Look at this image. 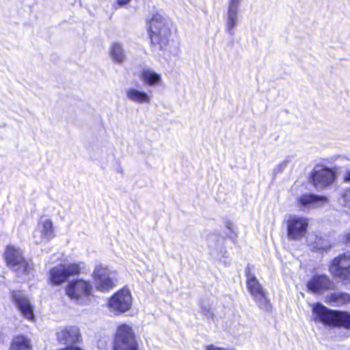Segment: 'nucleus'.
I'll list each match as a JSON object with an SVG mask.
<instances>
[{
  "label": "nucleus",
  "mask_w": 350,
  "mask_h": 350,
  "mask_svg": "<svg viewBox=\"0 0 350 350\" xmlns=\"http://www.w3.org/2000/svg\"><path fill=\"white\" fill-rule=\"evenodd\" d=\"M151 44L155 50L167 51L174 42L167 21L161 14L152 15L148 21Z\"/></svg>",
  "instance_id": "nucleus-1"
},
{
  "label": "nucleus",
  "mask_w": 350,
  "mask_h": 350,
  "mask_svg": "<svg viewBox=\"0 0 350 350\" xmlns=\"http://www.w3.org/2000/svg\"><path fill=\"white\" fill-rule=\"evenodd\" d=\"M312 320L327 325L350 329V313L332 310L319 302L312 306Z\"/></svg>",
  "instance_id": "nucleus-2"
},
{
  "label": "nucleus",
  "mask_w": 350,
  "mask_h": 350,
  "mask_svg": "<svg viewBox=\"0 0 350 350\" xmlns=\"http://www.w3.org/2000/svg\"><path fill=\"white\" fill-rule=\"evenodd\" d=\"M329 271L338 282L343 284H350V251L334 258L329 265Z\"/></svg>",
  "instance_id": "nucleus-3"
},
{
  "label": "nucleus",
  "mask_w": 350,
  "mask_h": 350,
  "mask_svg": "<svg viewBox=\"0 0 350 350\" xmlns=\"http://www.w3.org/2000/svg\"><path fill=\"white\" fill-rule=\"evenodd\" d=\"M92 286L83 280H73L67 285L66 295L78 304L87 305L90 301Z\"/></svg>",
  "instance_id": "nucleus-4"
},
{
  "label": "nucleus",
  "mask_w": 350,
  "mask_h": 350,
  "mask_svg": "<svg viewBox=\"0 0 350 350\" xmlns=\"http://www.w3.org/2000/svg\"><path fill=\"white\" fill-rule=\"evenodd\" d=\"M83 268V262L59 264L50 269L49 280L53 284H61L68 277L79 274Z\"/></svg>",
  "instance_id": "nucleus-5"
},
{
  "label": "nucleus",
  "mask_w": 350,
  "mask_h": 350,
  "mask_svg": "<svg viewBox=\"0 0 350 350\" xmlns=\"http://www.w3.org/2000/svg\"><path fill=\"white\" fill-rule=\"evenodd\" d=\"M4 258L8 266L15 271L29 273L32 269L31 262L24 258L23 252L19 247L8 245L4 253Z\"/></svg>",
  "instance_id": "nucleus-6"
},
{
  "label": "nucleus",
  "mask_w": 350,
  "mask_h": 350,
  "mask_svg": "<svg viewBox=\"0 0 350 350\" xmlns=\"http://www.w3.org/2000/svg\"><path fill=\"white\" fill-rule=\"evenodd\" d=\"M92 276L96 288L100 291H109L117 282L116 272L100 265L95 267Z\"/></svg>",
  "instance_id": "nucleus-7"
},
{
  "label": "nucleus",
  "mask_w": 350,
  "mask_h": 350,
  "mask_svg": "<svg viewBox=\"0 0 350 350\" xmlns=\"http://www.w3.org/2000/svg\"><path fill=\"white\" fill-rule=\"evenodd\" d=\"M132 301L130 291L122 288L109 298L107 306L110 312L119 315L131 309Z\"/></svg>",
  "instance_id": "nucleus-8"
},
{
  "label": "nucleus",
  "mask_w": 350,
  "mask_h": 350,
  "mask_svg": "<svg viewBox=\"0 0 350 350\" xmlns=\"http://www.w3.org/2000/svg\"><path fill=\"white\" fill-rule=\"evenodd\" d=\"M114 350H137L133 331L126 324L118 327L113 345Z\"/></svg>",
  "instance_id": "nucleus-9"
},
{
  "label": "nucleus",
  "mask_w": 350,
  "mask_h": 350,
  "mask_svg": "<svg viewBox=\"0 0 350 350\" xmlns=\"http://www.w3.org/2000/svg\"><path fill=\"white\" fill-rule=\"evenodd\" d=\"M336 167L316 166L310 175L312 185L317 189H323L332 185L336 180Z\"/></svg>",
  "instance_id": "nucleus-10"
},
{
  "label": "nucleus",
  "mask_w": 350,
  "mask_h": 350,
  "mask_svg": "<svg viewBox=\"0 0 350 350\" xmlns=\"http://www.w3.org/2000/svg\"><path fill=\"white\" fill-rule=\"evenodd\" d=\"M247 287L258 306L264 310L269 311L271 306L267 292L255 276L250 274L247 275Z\"/></svg>",
  "instance_id": "nucleus-11"
},
{
  "label": "nucleus",
  "mask_w": 350,
  "mask_h": 350,
  "mask_svg": "<svg viewBox=\"0 0 350 350\" xmlns=\"http://www.w3.org/2000/svg\"><path fill=\"white\" fill-rule=\"evenodd\" d=\"M308 219L299 215H291L286 221L287 238L288 240L300 241L306 234Z\"/></svg>",
  "instance_id": "nucleus-12"
},
{
  "label": "nucleus",
  "mask_w": 350,
  "mask_h": 350,
  "mask_svg": "<svg viewBox=\"0 0 350 350\" xmlns=\"http://www.w3.org/2000/svg\"><path fill=\"white\" fill-rule=\"evenodd\" d=\"M54 237L55 232L52 220L46 217L41 218L34 234L36 243L39 244L48 242Z\"/></svg>",
  "instance_id": "nucleus-13"
},
{
  "label": "nucleus",
  "mask_w": 350,
  "mask_h": 350,
  "mask_svg": "<svg viewBox=\"0 0 350 350\" xmlns=\"http://www.w3.org/2000/svg\"><path fill=\"white\" fill-rule=\"evenodd\" d=\"M55 335L57 342L63 345L77 343L81 338L79 328L77 326L59 327Z\"/></svg>",
  "instance_id": "nucleus-14"
},
{
  "label": "nucleus",
  "mask_w": 350,
  "mask_h": 350,
  "mask_svg": "<svg viewBox=\"0 0 350 350\" xmlns=\"http://www.w3.org/2000/svg\"><path fill=\"white\" fill-rule=\"evenodd\" d=\"M12 298L23 317L28 321H33V308L29 299L21 292L14 293Z\"/></svg>",
  "instance_id": "nucleus-15"
},
{
  "label": "nucleus",
  "mask_w": 350,
  "mask_h": 350,
  "mask_svg": "<svg viewBox=\"0 0 350 350\" xmlns=\"http://www.w3.org/2000/svg\"><path fill=\"white\" fill-rule=\"evenodd\" d=\"M307 287L313 293H321L332 289L334 283L326 275H315L308 282Z\"/></svg>",
  "instance_id": "nucleus-16"
},
{
  "label": "nucleus",
  "mask_w": 350,
  "mask_h": 350,
  "mask_svg": "<svg viewBox=\"0 0 350 350\" xmlns=\"http://www.w3.org/2000/svg\"><path fill=\"white\" fill-rule=\"evenodd\" d=\"M297 202L300 208L305 211L306 209L321 206L327 202V198L323 196L306 193L297 198Z\"/></svg>",
  "instance_id": "nucleus-17"
},
{
  "label": "nucleus",
  "mask_w": 350,
  "mask_h": 350,
  "mask_svg": "<svg viewBox=\"0 0 350 350\" xmlns=\"http://www.w3.org/2000/svg\"><path fill=\"white\" fill-rule=\"evenodd\" d=\"M126 98L137 104H149L152 100V96L148 93L134 87L125 89Z\"/></svg>",
  "instance_id": "nucleus-18"
},
{
  "label": "nucleus",
  "mask_w": 350,
  "mask_h": 350,
  "mask_svg": "<svg viewBox=\"0 0 350 350\" xmlns=\"http://www.w3.org/2000/svg\"><path fill=\"white\" fill-rule=\"evenodd\" d=\"M139 77L149 86H155L161 83V75L149 68L143 69L140 72Z\"/></svg>",
  "instance_id": "nucleus-19"
},
{
  "label": "nucleus",
  "mask_w": 350,
  "mask_h": 350,
  "mask_svg": "<svg viewBox=\"0 0 350 350\" xmlns=\"http://www.w3.org/2000/svg\"><path fill=\"white\" fill-rule=\"evenodd\" d=\"M10 350H32V343L30 338L23 334L13 338Z\"/></svg>",
  "instance_id": "nucleus-20"
},
{
  "label": "nucleus",
  "mask_w": 350,
  "mask_h": 350,
  "mask_svg": "<svg viewBox=\"0 0 350 350\" xmlns=\"http://www.w3.org/2000/svg\"><path fill=\"white\" fill-rule=\"evenodd\" d=\"M239 8L228 6L226 18V31L230 35H234V29L238 24Z\"/></svg>",
  "instance_id": "nucleus-21"
},
{
  "label": "nucleus",
  "mask_w": 350,
  "mask_h": 350,
  "mask_svg": "<svg viewBox=\"0 0 350 350\" xmlns=\"http://www.w3.org/2000/svg\"><path fill=\"white\" fill-rule=\"evenodd\" d=\"M109 54L113 62L121 64L126 60V53L120 42H113L109 49Z\"/></svg>",
  "instance_id": "nucleus-22"
},
{
  "label": "nucleus",
  "mask_w": 350,
  "mask_h": 350,
  "mask_svg": "<svg viewBox=\"0 0 350 350\" xmlns=\"http://www.w3.org/2000/svg\"><path fill=\"white\" fill-rule=\"evenodd\" d=\"M329 303L333 306H340L350 303V294L341 292L331 293L327 297Z\"/></svg>",
  "instance_id": "nucleus-23"
},
{
  "label": "nucleus",
  "mask_w": 350,
  "mask_h": 350,
  "mask_svg": "<svg viewBox=\"0 0 350 350\" xmlns=\"http://www.w3.org/2000/svg\"><path fill=\"white\" fill-rule=\"evenodd\" d=\"M200 312L207 319H212L214 317V313L212 310L211 305L205 301H202L200 304Z\"/></svg>",
  "instance_id": "nucleus-24"
},
{
  "label": "nucleus",
  "mask_w": 350,
  "mask_h": 350,
  "mask_svg": "<svg viewBox=\"0 0 350 350\" xmlns=\"http://www.w3.org/2000/svg\"><path fill=\"white\" fill-rule=\"evenodd\" d=\"M340 203L345 207L350 208V188L345 189L340 198Z\"/></svg>",
  "instance_id": "nucleus-25"
},
{
  "label": "nucleus",
  "mask_w": 350,
  "mask_h": 350,
  "mask_svg": "<svg viewBox=\"0 0 350 350\" xmlns=\"http://www.w3.org/2000/svg\"><path fill=\"white\" fill-rule=\"evenodd\" d=\"M317 239L318 240L316 242L317 249L321 250H327V249L329 248L330 245L329 243H320L321 241L323 242V240H322L321 239Z\"/></svg>",
  "instance_id": "nucleus-26"
},
{
  "label": "nucleus",
  "mask_w": 350,
  "mask_h": 350,
  "mask_svg": "<svg viewBox=\"0 0 350 350\" xmlns=\"http://www.w3.org/2000/svg\"><path fill=\"white\" fill-rule=\"evenodd\" d=\"M205 349L206 350H236L232 348L218 347L214 346L213 345H206L205 347Z\"/></svg>",
  "instance_id": "nucleus-27"
},
{
  "label": "nucleus",
  "mask_w": 350,
  "mask_h": 350,
  "mask_svg": "<svg viewBox=\"0 0 350 350\" xmlns=\"http://www.w3.org/2000/svg\"><path fill=\"white\" fill-rule=\"evenodd\" d=\"M242 0H229L228 7L239 8L240 7Z\"/></svg>",
  "instance_id": "nucleus-28"
},
{
  "label": "nucleus",
  "mask_w": 350,
  "mask_h": 350,
  "mask_svg": "<svg viewBox=\"0 0 350 350\" xmlns=\"http://www.w3.org/2000/svg\"><path fill=\"white\" fill-rule=\"evenodd\" d=\"M286 162H282V163H280L273 170L274 173L278 174L281 172L286 167Z\"/></svg>",
  "instance_id": "nucleus-29"
},
{
  "label": "nucleus",
  "mask_w": 350,
  "mask_h": 350,
  "mask_svg": "<svg viewBox=\"0 0 350 350\" xmlns=\"http://www.w3.org/2000/svg\"><path fill=\"white\" fill-rule=\"evenodd\" d=\"M119 5H126L129 4L131 0H116Z\"/></svg>",
  "instance_id": "nucleus-30"
},
{
  "label": "nucleus",
  "mask_w": 350,
  "mask_h": 350,
  "mask_svg": "<svg viewBox=\"0 0 350 350\" xmlns=\"http://www.w3.org/2000/svg\"><path fill=\"white\" fill-rule=\"evenodd\" d=\"M226 227L229 229L230 231L234 232V224L231 221H227L226 223Z\"/></svg>",
  "instance_id": "nucleus-31"
},
{
  "label": "nucleus",
  "mask_w": 350,
  "mask_h": 350,
  "mask_svg": "<svg viewBox=\"0 0 350 350\" xmlns=\"http://www.w3.org/2000/svg\"><path fill=\"white\" fill-rule=\"evenodd\" d=\"M344 181L345 182L350 181V170H347V172L344 176Z\"/></svg>",
  "instance_id": "nucleus-32"
},
{
  "label": "nucleus",
  "mask_w": 350,
  "mask_h": 350,
  "mask_svg": "<svg viewBox=\"0 0 350 350\" xmlns=\"http://www.w3.org/2000/svg\"><path fill=\"white\" fill-rule=\"evenodd\" d=\"M345 241L347 244L350 245V232L346 235Z\"/></svg>",
  "instance_id": "nucleus-33"
}]
</instances>
